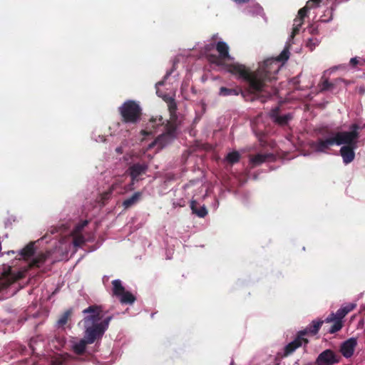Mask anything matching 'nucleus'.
Segmentation results:
<instances>
[{"label":"nucleus","mask_w":365,"mask_h":365,"mask_svg":"<svg viewBox=\"0 0 365 365\" xmlns=\"http://www.w3.org/2000/svg\"><path fill=\"white\" fill-rule=\"evenodd\" d=\"M71 312L68 310L61 314L57 321L58 327H63L68 322L69 317H71Z\"/></svg>","instance_id":"f704fd0d"},{"label":"nucleus","mask_w":365,"mask_h":365,"mask_svg":"<svg viewBox=\"0 0 365 365\" xmlns=\"http://www.w3.org/2000/svg\"><path fill=\"white\" fill-rule=\"evenodd\" d=\"M309 343V340L307 338L303 337L298 332L296 338L289 343L287 345L285 346L284 349V354L283 356L287 357L294 353V351L298 349L299 347L302 346L303 344L304 345H307Z\"/></svg>","instance_id":"f8f14e48"},{"label":"nucleus","mask_w":365,"mask_h":365,"mask_svg":"<svg viewBox=\"0 0 365 365\" xmlns=\"http://www.w3.org/2000/svg\"><path fill=\"white\" fill-rule=\"evenodd\" d=\"M5 279H1L0 283H1V287H0V289H4L6 287H7L9 285V282H4Z\"/></svg>","instance_id":"49530a36"},{"label":"nucleus","mask_w":365,"mask_h":365,"mask_svg":"<svg viewBox=\"0 0 365 365\" xmlns=\"http://www.w3.org/2000/svg\"><path fill=\"white\" fill-rule=\"evenodd\" d=\"M356 304L350 303L336 311V313H331L326 319V323H330L335 318L342 320V319L350 312L354 309Z\"/></svg>","instance_id":"dca6fc26"},{"label":"nucleus","mask_w":365,"mask_h":365,"mask_svg":"<svg viewBox=\"0 0 365 365\" xmlns=\"http://www.w3.org/2000/svg\"><path fill=\"white\" fill-rule=\"evenodd\" d=\"M340 361V356L331 349H326L321 352L315 361V365H334Z\"/></svg>","instance_id":"0eeeda50"},{"label":"nucleus","mask_w":365,"mask_h":365,"mask_svg":"<svg viewBox=\"0 0 365 365\" xmlns=\"http://www.w3.org/2000/svg\"><path fill=\"white\" fill-rule=\"evenodd\" d=\"M119 299L122 304H132L136 299L135 296L131 292L126 290L122 295L120 296Z\"/></svg>","instance_id":"bb28decb"},{"label":"nucleus","mask_w":365,"mask_h":365,"mask_svg":"<svg viewBox=\"0 0 365 365\" xmlns=\"http://www.w3.org/2000/svg\"><path fill=\"white\" fill-rule=\"evenodd\" d=\"M87 224H88V221L85 220L84 222H82V224L78 225L76 228L78 230H80L81 229H83L85 226H86Z\"/></svg>","instance_id":"8fccbe9b"},{"label":"nucleus","mask_w":365,"mask_h":365,"mask_svg":"<svg viewBox=\"0 0 365 365\" xmlns=\"http://www.w3.org/2000/svg\"><path fill=\"white\" fill-rule=\"evenodd\" d=\"M34 242H29L21 252L20 255L25 259L31 257L34 255Z\"/></svg>","instance_id":"a878e982"},{"label":"nucleus","mask_w":365,"mask_h":365,"mask_svg":"<svg viewBox=\"0 0 365 365\" xmlns=\"http://www.w3.org/2000/svg\"><path fill=\"white\" fill-rule=\"evenodd\" d=\"M279 111H280V108L279 106H276L274 108H273L271 111H270V114H269V116L271 118V119L273 120L276 117H277L278 115H279Z\"/></svg>","instance_id":"37998d69"},{"label":"nucleus","mask_w":365,"mask_h":365,"mask_svg":"<svg viewBox=\"0 0 365 365\" xmlns=\"http://www.w3.org/2000/svg\"><path fill=\"white\" fill-rule=\"evenodd\" d=\"M198 203L196 200L190 202V208L193 214L199 217H205L207 215V210L205 205L197 207Z\"/></svg>","instance_id":"4be33fe9"},{"label":"nucleus","mask_w":365,"mask_h":365,"mask_svg":"<svg viewBox=\"0 0 365 365\" xmlns=\"http://www.w3.org/2000/svg\"><path fill=\"white\" fill-rule=\"evenodd\" d=\"M112 319V316L107 317L103 321H101V322H98L96 324L100 328V329H102V331L105 334L106 331L108 328L110 322L111 321Z\"/></svg>","instance_id":"473e14b6"},{"label":"nucleus","mask_w":365,"mask_h":365,"mask_svg":"<svg viewBox=\"0 0 365 365\" xmlns=\"http://www.w3.org/2000/svg\"><path fill=\"white\" fill-rule=\"evenodd\" d=\"M357 145H343L339 150L340 155L343 159V163L346 165L351 163L355 158L354 150Z\"/></svg>","instance_id":"f3484780"},{"label":"nucleus","mask_w":365,"mask_h":365,"mask_svg":"<svg viewBox=\"0 0 365 365\" xmlns=\"http://www.w3.org/2000/svg\"><path fill=\"white\" fill-rule=\"evenodd\" d=\"M240 160V154L237 151H232L229 153L226 157L225 160L230 165L238 163Z\"/></svg>","instance_id":"cd10ccee"},{"label":"nucleus","mask_w":365,"mask_h":365,"mask_svg":"<svg viewBox=\"0 0 365 365\" xmlns=\"http://www.w3.org/2000/svg\"><path fill=\"white\" fill-rule=\"evenodd\" d=\"M274 159L275 157L272 153H258L255 155H252V167L265 162H272Z\"/></svg>","instance_id":"6ab92c4d"},{"label":"nucleus","mask_w":365,"mask_h":365,"mask_svg":"<svg viewBox=\"0 0 365 365\" xmlns=\"http://www.w3.org/2000/svg\"><path fill=\"white\" fill-rule=\"evenodd\" d=\"M358 92L361 95H364L365 93V87L364 86H359L358 88Z\"/></svg>","instance_id":"3c124183"},{"label":"nucleus","mask_w":365,"mask_h":365,"mask_svg":"<svg viewBox=\"0 0 365 365\" xmlns=\"http://www.w3.org/2000/svg\"><path fill=\"white\" fill-rule=\"evenodd\" d=\"M115 152L118 153V154H122L123 153V148L122 147H118L115 148Z\"/></svg>","instance_id":"603ef678"},{"label":"nucleus","mask_w":365,"mask_h":365,"mask_svg":"<svg viewBox=\"0 0 365 365\" xmlns=\"http://www.w3.org/2000/svg\"><path fill=\"white\" fill-rule=\"evenodd\" d=\"M326 322L324 320H313L304 330L299 331V333L303 337L307 334L311 336L316 335L320 329L322 324Z\"/></svg>","instance_id":"a211bd4d"},{"label":"nucleus","mask_w":365,"mask_h":365,"mask_svg":"<svg viewBox=\"0 0 365 365\" xmlns=\"http://www.w3.org/2000/svg\"><path fill=\"white\" fill-rule=\"evenodd\" d=\"M112 319V316L107 317L103 321H101V322H98L96 324L100 328V329H102V331L105 334L106 331L108 328L110 322L111 321Z\"/></svg>","instance_id":"72a5a7b5"},{"label":"nucleus","mask_w":365,"mask_h":365,"mask_svg":"<svg viewBox=\"0 0 365 365\" xmlns=\"http://www.w3.org/2000/svg\"><path fill=\"white\" fill-rule=\"evenodd\" d=\"M241 82L247 84L246 89L251 91V69L240 63H227L223 67Z\"/></svg>","instance_id":"39448f33"},{"label":"nucleus","mask_w":365,"mask_h":365,"mask_svg":"<svg viewBox=\"0 0 365 365\" xmlns=\"http://www.w3.org/2000/svg\"><path fill=\"white\" fill-rule=\"evenodd\" d=\"M334 84L330 83L328 79L325 78L322 82H320L318 85L319 88L320 92H324L327 91H329L334 88Z\"/></svg>","instance_id":"7c9ffc66"},{"label":"nucleus","mask_w":365,"mask_h":365,"mask_svg":"<svg viewBox=\"0 0 365 365\" xmlns=\"http://www.w3.org/2000/svg\"><path fill=\"white\" fill-rule=\"evenodd\" d=\"M121 121L126 124H137L141 119L142 108L139 103L133 100L125 101L119 108Z\"/></svg>","instance_id":"7ed1b4c3"},{"label":"nucleus","mask_w":365,"mask_h":365,"mask_svg":"<svg viewBox=\"0 0 365 365\" xmlns=\"http://www.w3.org/2000/svg\"><path fill=\"white\" fill-rule=\"evenodd\" d=\"M215 49L218 55L207 53L206 58L207 61L217 66L224 67L227 63L226 61H232L233 58L230 54V47L228 44L222 41H219L215 44Z\"/></svg>","instance_id":"20e7f679"},{"label":"nucleus","mask_w":365,"mask_h":365,"mask_svg":"<svg viewBox=\"0 0 365 365\" xmlns=\"http://www.w3.org/2000/svg\"><path fill=\"white\" fill-rule=\"evenodd\" d=\"M165 126V120L162 115H157L152 117L148 123L145 129L140 131V133L143 136L151 135L157 131V129L160 126Z\"/></svg>","instance_id":"9d476101"},{"label":"nucleus","mask_w":365,"mask_h":365,"mask_svg":"<svg viewBox=\"0 0 365 365\" xmlns=\"http://www.w3.org/2000/svg\"><path fill=\"white\" fill-rule=\"evenodd\" d=\"M38 344V338H31L29 342V348L31 351V353L34 354L36 353V346Z\"/></svg>","instance_id":"ea45409f"},{"label":"nucleus","mask_w":365,"mask_h":365,"mask_svg":"<svg viewBox=\"0 0 365 365\" xmlns=\"http://www.w3.org/2000/svg\"><path fill=\"white\" fill-rule=\"evenodd\" d=\"M164 84V82L163 81H158L157 83H156V87L159 86H163Z\"/></svg>","instance_id":"5fc2aeb1"},{"label":"nucleus","mask_w":365,"mask_h":365,"mask_svg":"<svg viewBox=\"0 0 365 365\" xmlns=\"http://www.w3.org/2000/svg\"><path fill=\"white\" fill-rule=\"evenodd\" d=\"M219 96H238L241 94L245 101H251V91L249 89H242L241 87H236L235 88H228L226 87H220L219 91Z\"/></svg>","instance_id":"9b49d317"},{"label":"nucleus","mask_w":365,"mask_h":365,"mask_svg":"<svg viewBox=\"0 0 365 365\" xmlns=\"http://www.w3.org/2000/svg\"><path fill=\"white\" fill-rule=\"evenodd\" d=\"M177 132L173 131V128H165V132L158 135L153 144L158 145L159 149H163L169 144H170L176 138Z\"/></svg>","instance_id":"1a4fd4ad"},{"label":"nucleus","mask_w":365,"mask_h":365,"mask_svg":"<svg viewBox=\"0 0 365 365\" xmlns=\"http://www.w3.org/2000/svg\"><path fill=\"white\" fill-rule=\"evenodd\" d=\"M331 322H333V324L329 329V333L334 334L341 329L343 327L342 320L335 318Z\"/></svg>","instance_id":"c756f323"},{"label":"nucleus","mask_w":365,"mask_h":365,"mask_svg":"<svg viewBox=\"0 0 365 365\" xmlns=\"http://www.w3.org/2000/svg\"><path fill=\"white\" fill-rule=\"evenodd\" d=\"M215 36L212 38V42L206 44L204 47V50L206 53L211 51L213 48H215Z\"/></svg>","instance_id":"79ce46f5"},{"label":"nucleus","mask_w":365,"mask_h":365,"mask_svg":"<svg viewBox=\"0 0 365 365\" xmlns=\"http://www.w3.org/2000/svg\"><path fill=\"white\" fill-rule=\"evenodd\" d=\"M178 107L175 108V106L173 104L170 106V109H168L170 113V119L165 120V128L172 129L173 128V131L176 132L178 126L180 125V123L178 120V116L177 114Z\"/></svg>","instance_id":"2eb2a0df"},{"label":"nucleus","mask_w":365,"mask_h":365,"mask_svg":"<svg viewBox=\"0 0 365 365\" xmlns=\"http://www.w3.org/2000/svg\"><path fill=\"white\" fill-rule=\"evenodd\" d=\"M142 192H135L131 197L123 200L122 205L125 210L130 208L133 205L138 203L141 199Z\"/></svg>","instance_id":"412c9836"},{"label":"nucleus","mask_w":365,"mask_h":365,"mask_svg":"<svg viewBox=\"0 0 365 365\" xmlns=\"http://www.w3.org/2000/svg\"><path fill=\"white\" fill-rule=\"evenodd\" d=\"M90 344L86 342L84 338L79 341L73 342L71 346V351L77 356H82L86 352L87 345Z\"/></svg>","instance_id":"aec40b11"},{"label":"nucleus","mask_w":365,"mask_h":365,"mask_svg":"<svg viewBox=\"0 0 365 365\" xmlns=\"http://www.w3.org/2000/svg\"><path fill=\"white\" fill-rule=\"evenodd\" d=\"M309 9V8L307 5L303 8L300 9L298 11V17L296 18L295 19H300L304 22V19L305 18V16H307Z\"/></svg>","instance_id":"e433bc0d"},{"label":"nucleus","mask_w":365,"mask_h":365,"mask_svg":"<svg viewBox=\"0 0 365 365\" xmlns=\"http://www.w3.org/2000/svg\"><path fill=\"white\" fill-rule=\"evenodd\" d=\"M322 0H309L307 3V6L310 8L317 7L319 6Z\"/></svg>","instance_id":"c03bdc74"},{"label":"nucleus","mask_w":365,"mask_h":365,"mask_svg":"<svg viewBox=\"0 0 365 365\" xmlns=\"http://www.w3.org/2000/svg\"><path fill=\"white\" fill-rule=\"evenodd\" d=\"M123 179L122 177H118L115 178L114 181L111 184L109 190L103 193V199H108L110 195L113 193V192L117 190L120 188L123 182Z\"/></svg>","instance_id":"5701e85b"},{"label":"nucleus","mask_w":365,"mask_h":365,"mask_svg":"<svg viewBox=\"0 0 365 365\" xmlns=\"http://www.w3.org/2000/svg\"><path fill=\"white\" fill-rule=\"evenodd\" d=\"M359 63V60L357 58H352L350 60V65L353 67H355Z\"/></svg>","instance_id":"a18cd8bd"},{"label":"nucleus","mask_w":365,"mask_h":365,"mask_svg":"<svg viewBox=\"0 0 365 365\" xmlns=\"http://www.w3.org/2000/svg\"><path fill=\"white\" fill-rule=\"evenodd\" d=\"M289 58V46H286L277 57L264 60L259 63L255 71H252V101L258 100L264 103L278 93L274 86L277 73Z\"/></svg>","instance_id":"f257e3e1"},{"label":"nucleus","mask_w":365,"mask_h":365,"mask_svg":"<svg viewBox=\"0 0 365 365\" xmlns=\"http://www.w3.org/2000/svg\"><path fill=\"white\" fill-rule=\"evenodd\" d=\"M163 100L166 102V103L168 105V109H170V106L173 104L175 106V108L178 107L174 98L168 96H165L163 97Z\"/></svg>","instance_id":"58836bf2"},{"label":"nucleus","mask_w":365,"mask_h":365,"mask_svg":"<svg viewBox=\"0 0 365 365\" xmlns=\"http://www.w3.org/2000/svg\"><path fill=\"white\" fill-rule=\"evenodd\" d=\"M171 74V72H167L166 75L165 76V78L166 79Z\"/></svg>","instance_id":"6e6d98bb"},{"label":"nucleus","mask_w":365,"mask_h":365,"mask_svg":"<svg viewBox=\"0 0 365 365\" xmlns=\"http://www.w3.org/2000/svg\"><path fill=\"white\" fill-rule=\"evenodd\" d=\"M349 128V131L334 132L327 127L322 128L318 133L322 137L312 142L310 147L316 152L327 153L334 145H357L361 128L358 124L354 123Z\"/></svg>","instance_id":"f03ea898"},{"label":"nucleus","mask_w":365,"mask_h":365,"mask_svg":"<svg viewBox=\"0 0 365 365\" xmlns=\"http://www.w3.org/2000/svg\"><path fill=\"white\" fill-rule=\"evenodd\" d=\"M111 283L113 285V295L119 298L125 291V287L122 285V282L120 279L113 280Z\"/></svg>","instance_id":"b1692460"},{"label":"nucleus","mask_w":365,"mask_h":365,"mask_svg":"<svg viewBox=\"0 0 365 365\" xmlns=\"http://www.w3.org/2000/svg\"><path fill=\"white\" fill-rule=\"evenodd\" d=\"M73 243L75 247H81L85 243V238L82 235H76Z\"/></svg>","instance_id":"c9c22d12"},{"label":"nucleus","mask_w":365,"mask_h":365,"mask_svg":"<svg viewBox=\"0 0 365 365\" xmlns=\"http://www.w3.org/2000/svg\"><path fill=\"white\" fill-rule=\"evenodd\" d=\"M65 359L62 356H58L51 360V365H63Z\"/></svg>","instance_id":"a19ab883"},{"label":"nucleus","mask_w":365,"mask_h":365,"mask_svg":"<svg viewBox=\"0 0 365 365\" xmlns=\"http://www.w3.org/2000/svg\"><path fill=\"white\" fill-rule=\"evenodd\" d=\"M48 255L45 253H40L34 257L31 262V266L39 267L47 259Z\"/></svg>","instance_id":"c85d7f7f"},{"label":"nucleus","mask_w":365,"mask_h":365,"mask_svg":"<svg viewBox=\"0 0 365 365\" xmlns=\"http://www.w3.org/2000/svg\"><path fill=\"white\" fill-rule=\"evenodd\" d=\"M148 168V166L145 163H137L130 165L128 169V172L131 178L132 182H138L139 176L145 174Z\"/></svg>","instance_id":"4468645a"},{"label":"nucleus","mask_w":365,"mask_h":365,"mask_svg":"<svg viewBox=\"0 0 365 365\" xmlns=\"http://www.w3.org/2000/svg\"><path fill=\"white\" fill-rule=\"evenodd\" d=\"M307 46L309 47L310 50H313V48L315 47V45L314 43H312V39H309L308 42L307 43Z\"/></svg>","instance_id":"de8ad7c7"},{"label":"nucleus","mask_w":365,"mask_h":365,"mask_svg":"<svg viewBox=\"0 0 365 365\" xmlns=\"http://www.w3.org/2000/svg\"><path fill=\"white\" fill-rule=\"evenodd\" d=\"M84 327L85 331L83 338L86 340V342L91 344L95 341L101 340L104 333L96 324L84 326Z\"/></svg>","instance_id":"6e6552de"},{"label":"nucleus","mask_w":365,"mask_h":365,"mask_svg":"<svg viewBox=\"0 0 365 365\" xmlns=\"http://www.w3.org/2000/svg\"><path fill=\"white\" fill-rule=\"evenodd\" d=\"M56 340L58 341V345L60 346H63L65 344V339L63 337H56Z\"/></svg>","instance_id":"09e8293b"},{"label":"nucleus","mask_w":365,"mask_h":365,"mask_svg":"<svg viewBox=\"0 0 365 365\" xmlns=\"http://www.w3.org/2000/svg\"><path fill=\"white\" fill-rule=\"evenodd\" d=\"M356 346V339L351 337L341 344L339 351L344 357L349 359L353 356Z\"/></svg>","instance_id":"ddd939ff"},{"label":"nucleus","mask_w":365,"mask_h":365,"mask_svg":"<svg viewBox=\"0 0 365 365\" xmlns=\"http://www.w3.org/2000/svg\"><path fill=\"white\" fill-rule=\"evenodd\" d=\"M292 119L293 115L292 113H287L283 115H278L272 121L280 126H285Z\"/></svg>","instance_id":"393cba45"},{"label":"nucleus","mask_w":365,"mask_h":365,"mask_svg":"<svg viewBox=\"0 0 365 365\" xmlns=\"http://www.w3.org/2000/svg\"><path fill=\"white\" fill-rule=\"evenodd\" d=\"M303 21L300 19H294L292 31L290 36V38H294V36L299 32V30L303 24Z\"/></svg>","instance_id":"2f4dec72"},{"label":"nucleus","mask_w":365,"mask_h":365,"mask_svg":"<svg viewBox=\"0 0 365 365\" xmlns=\"http://www.w3.org/2000/svg\"><path fill=\"white\" fill-rule=\"evenodd\" d=\"M257 14V15L264 16V10L262 6H260L258 4H252V14Z\"/></svg>","instance_id":"4c0bfd02"},{"label":"nucleus","mask_w":365,"mask_h":365,"mask_svg":"<svg viewBox=\"0 0 365 365\" xmlns=\"http://www.w3.org/2000/svg\"><path fill=\"white\" fill-rule=\"evenodd\" d=\"M101 306L91 305L83 310V314H86L83 319V326L94 325L103 317Z\"/></svg>","instance_id":"423d86ee"},{"label":"nucleus","mask_w":365,"mask_h":365,"mask_svg":"<svg viewBox=\"0 0 365 365\" xmlns=\"http://www.w3.org/2000/svg\"><path fill=\"white\" fill-rule=\"evenodd\" d=\"M232 1L237 4H242V3H246V2L249 1V0H232Z\"/></svg>","instance_id":"864d4df0"}]
</instances>
